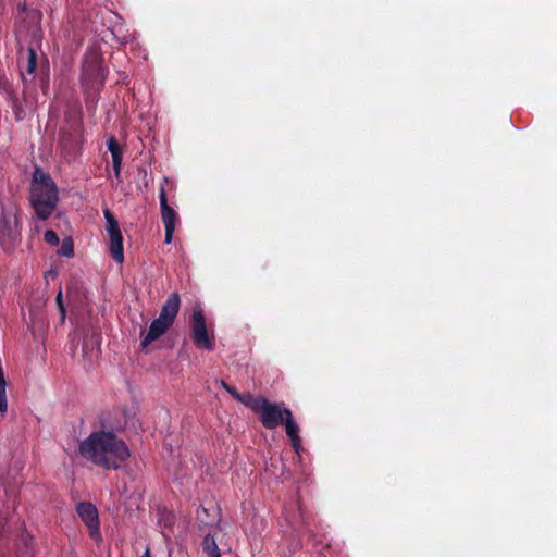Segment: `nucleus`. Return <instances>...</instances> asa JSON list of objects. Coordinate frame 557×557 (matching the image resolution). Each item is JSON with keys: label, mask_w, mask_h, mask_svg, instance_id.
<instances>
[{"label": "nucleus", "mask_w": 557, "mask_h": 557, "mask_svg": "<svg viewBox=\"0 0 557 557\" xmlns=\"http://www.w3.org/2000/svg\"><path fill=\"white\" fill-rule=\"evenodd\" d=\"M79 455L107 470H117L129 458L126 443L113 432L95 431L79 443Z\"/></svg>", "instance_id": "nucleus-1"}, {"label": "nucleus", "mask_w": 557, "mask_h": 557, "mask_svg": "<svg viewBox=\"0 0 557 557\" xmlns=\"http://www.w3.org/2000/svg\"><path fill=\"white\" fill-rule=\"evenodd\" d=\"M29 202L37 219L48 220L57 209L59 203V188L51 175L40 168L33 172Z\"/></svg>", "instance_id": "nucleus-2"}, {"label": "nucleus", "mask_w": 557, "mask_h": 557, "mask_svg": "<svg viewBox=\"0 0 557 557\" xmlns=\"http://www.w3.org/2000/svg\"><path fill=\"white\" fill-rule=\"evenodd\" d=\"M21 209L14 201L1 206L0 245L7 251H13L21 242Z\"/></svg>", "instance_id": "nucleus-3"}, {"label": "nucleus", "mask_w": 557, "mask_h": 557, "mask_svg": "<svg viewBox=\"0 0 557 557\" xmlns=\"http://www.w3.org/2000/svg\"><path fill=\"white\" fill-rule=\"evenodd\" d=\"M60 149L65 157H75L83 144V117L81 112L67 115V126L62 127L59 133Z\"/></svg>", "instance_id": "nucleus-4"}, {"label": "nucleus", "mask_w": 557, "mask_h": 557, "mask_svg": "<svg viewBox=\"0 0 557 557\" xmlns=\"http://www.w3.org/2000/svg\"><path fill=\"white\" fill-rule=\"evenodd\" d=\"M290 409L284 403H272L268 398L262 400L257 416L263 428L274 430L283 425L284 419L290 416Z\"/></svg>", "instance_id": "nucleus-5"}, {"label": "nucleus", "mask_w": 557, "mask_h": 557, "mask_svg": "<svg viewBox=\"0 0 557 557\" xmlns=\"http://www.w3.org/2000/svg\"><path fill=\"white\" fill-rule=\"evenodd\" d=\"M107 221V232L109 235V250L112 259L122 263L124 261L123 235L119 226L117 220L113 213L106 209L103 211Z\"/></svg>", "instance_id": "nucleus-6"}, {"label": "nucleus", "mask_w": 557, "mask_h": 557, "mask_svg": "<svg viewBox=\"0 0 557 557\" xmlns=\"http://www.w3.org/2000/svg\"><path fill=\"white\" fill-rule=\"evenodd\" d=\"M76 512L88 530V534L95 542H101L100 520L97 507L90 502H79Z\"/></svg>", "instance_id": "nucleus-7"}, {"label": "nucleus", "mask_w": 557, "mask_h": 557, "mask_svg": "<svg viewBox=\"0 0 557 557\" xmlns=\"http://www.w3.org/2000/svg\"><path fill=\"white\" fill-rule=\"evenodd\" d=\"M193 339L198 348L213 349V343L209 338L205 314L201 308L194 309L191 317Z\"/></svg>", "instance_id": "nucleus-8"}, {"label": "nucleus", "mask_w": 557, "mask_h": 557, "mask_svg": "<svg viewBox=\"0 0 557 557\" xmlns=\"http://www.w3.org/2000/svg\"><path fill=\"white\" fill-rule=\"evenodd\" d=\"M160 199V209H161V219L164 225V244H171L173 239V234L175 231L176 223L178 221V215L176 211L168 203L166 193L163 185L160 187L159 193Z\"/></svg>", "instance_id": "nucleus-9"}, {"label": "nucleus", "mask_w": 557, "mask_h": 557, "mask_svg": "<svg viewBox=\"0 0 557 557\" xmlns=\"http://www.w3.org/2000/svg\"><path fill=\"white\" fill-rule=\"evenodd\" d=\"M171 326L172 324L159 317L154 319L151 322L146 336L141 339L140 347L146 349L152 342L157 341L159 337L165 334Z\"/></svg>", "instance_id": "nucleus-10"}, {"label": "nucleus", "mask_w": 557, "mask_h": 557, "mask_svg": "<svg viewBox=\"0 0 557 557\" xmlns=\"http://www.w3.org/2000/svg\"><path fill=\"white\" fill-rule=\"evenodd\" d=\"M181 308V296L178 293H172L162 305L159 318L173 325Z\"/></svg>", "instance_id": "nucleus-11"}, {"label": "nucleus", "mask_w": 557, "mask_h": 557, "mask_svg": "<svg viewBox=\"0 0 557 557\" xmlns=\"http://www.w3.org/2000/svg\"><path fill=\"white\" fill-rule=\"evenodd\" d=\"M283 424L285 425V432L290 441V445L294 448L296 453H299V450L302 448L301 446V438L299 436V425L294 419L293 412L290 411V416L286 417L283 421Z\"/></svg>", "instance_id": "nucleus-12"}, {"label": "nucleus", "mask_w": 557, "mask_h": 557, "mask_svg": "<svg viewBox=\"0 0 557 557\" xmlns=\"http://www.w3.org/2000/svg\"><path fill=\"white\" fill-rule=\"evenodd\" d=\"M108 149L112 157L113 171L116 177H120L123 160V149L114 136L107 140Z\"/></svg>", "instance_id": "nucleus-13"}, {"label": "nucleus", "mask_w": 557, "mask_h": 557, "mask_svg": "<svg viewBox=\"0 0 557 557\" xmlns=\"http://www.w3.org/2000/svg\"><path fill=\"white\" fill-rule=\"evenodd\" d=\"M264 399V396H255L251 393L236 394V400L251 409L255 414H257Z\"/></svg>", "instance_id": "nucleus-14"}, {"label": "nucleus", "mask_w": 557, "mask_h": 557, "mask_svg": "<svg viewBox=\"0 0 557 557\" xmlns=\"http://www.w3.org/2000/svg\"><path fill=\"white\" fill-rule=\"evenodd\" d=\"M201 546H202L203 553H206L208 556L221 557V552L218 547L214 535H212L210 532L203 536Z\"/></svg>", "instance_id": "nucleus-15"}, {"label": "nucleus", "mask_w": 557, "mask_h": 557, "mask_svg": "<svg viewBox=\"0 0 557 557\" xmlns=\"http://www.w3.org/2000/svg\"><path fill=\"white\" fill-rule=\"evenodd\" d=\"M58 253L60 256L67 257V258L74 256V245H73L72 238L69 237L62 242V245H61Z\"/></svg>", "instance_id": "nucleus-16"}, {"label": "nucleus", "mask_w": 557, "mask_h": 557, "mask_svg": "<svg viewBox=\"0 0 557 557\" xmlns=\"http://www.w3.org/2000/svg\"><path fill=\"white\" fill-rule=\"evenodd\" d=\"M37 67V54L33 48L28 49L26 72L33 74Z\"/></svg>", "instance_id": "nucleus-17"}, {"label": "nucleus", "mask_w": 557, "mask_h": 557, "mask_svg": "<svg viewBox=\"0 0 557 557\" xmlns=\"http://www.w3.org/2000/svg\"><path fill=\"white\" fill-rule=\"evenodd\" d=\"M57 307L60 313V321L63 324L66 319V309L62 298V292L60 290L55 297Z\"/></svg>", "instance_id": "nucleus-18"}, {"label": "nucleus", "mask_w": 557, "mask_h": 557, "mask_svg": "<svg viewBox=\"0 0 557 557\" xmlns=\"http://www.w3.org/2000/svg\"><path fill=\"white\" fill-rule=\"evenodd\" d=\"M44 239L47 244L51 246H58L60 242L58 234L52 230H48L45 232Z\"/></svg>", "instance_id": "nucleus-19"}, {"label": "nucleus", "mask_w": 557, "mask_h": 557, "mask_svg": "<svg viewBox=\"0 0 557 557\" xmlns=\"http://www.w3.org/2000/svg\"><path fill=\"white\" fill-rule=\"evenodd\" d=\"M12 109L14 111L15 119L17 121H21L23 119L24 111L21 107L18 99L15 96L12 97Z\"/></svg>", "instance_id": "nucleus-20"}, {"label": "nucleus", "mask_w": 557, "mask_h": 557, "mask_svg": "<svg viewBox=\"0 0 557 557\" xmlns=\"http://www.w3.org/2000/svg\"><path fill=\"white\" fill-rule=\"evenodd\" d=\"M222 386H223V388H224V389H226V391H227V393H228V394H230L234 399H236V394H239V393L237 392V389H236L235 387H233V386L228 385V384H227V383H225L224 381H222Z\"/></svg>", "instance_id": "nucleus-21"}, {"label": "nucleus", "mask_w": 557, "mask_h": 557, "mask_svg": "<svg viewBox=\"0 0 557 557\" xmlns=\"http://www.w3.org/2000/svg\"><path fill=\"white\" fill-rule=\"evenodd\" d=\"M90 341L99 346L100 345V335L98 333H92L90 336Z\"/></svg>", "instance_id": "nucleus-22"}, {"label": "nucleus", "mask_w": 557, "mask_h": 557, "mask_svg": "<svg viewBox=\"0 0 557 557\" xmlns=\"http://www.w3.org/2000/svg\"><path fill=\"white\" fill-rule=\"evenodd\" d=\"M140 557H151L150 549H149V548H147V549L145 550V553H144Z\"/></svg>", "instance_id": "nucleus-23"}, {"label": "nucleus", "mask_w": 557, "mask_h": 557, "mask_svg": "<svg viewBox=\"0 0 557 557\" xmlns=\"http://www.w3.org/2000/svg\"><path fill=\"white\" fill-rule=\"evenodd\" d=\"M201 511H202L203 513H206V515L208 513V509H207V508H205V507H201Z\"/></svg>", "instance_id": "nucleus-24"}, {"label": "nucleus", "mask_w": 557, "mask_h": 557, "mask_svg": "<svg viewBox=\"0 0 557 557\" xmlns=\"http://www.w3.org/2000/svg\"><path fill=\"white\" fill-rule=\"evenodd\" d=\"M86 345H87V344H86V341H85V342L83 343V349H85V348H86Z\"/></svg>", "instance_id": "nucleus-25"}]
</instances>
